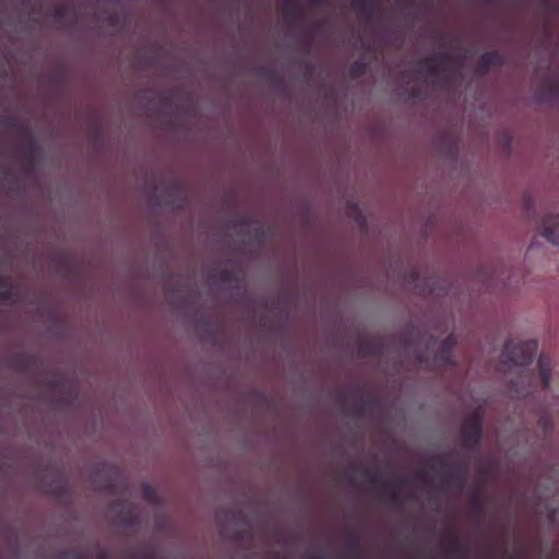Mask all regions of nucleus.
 <instances>
[{"label": "nucleus", "instance_id": "20e7f679", "mask_svg": "<svg viewBox=\"0 0 559 559\" xmlns=\"http://www.w3.org/2000/svg\"><path fill=\"white\" fill-rule=\"evenodd\" d=\"M453 58L447 52L439 53L437 57H431L420 62V68L430 76L436 79L439 84L447 86L452 76V69L450 64Z\"/></svg>", "mask_w": 559, "mask_h": 559}, {"label": "nucleus", "instance_id": "72a5a7b5", "mask_svg": "<svg viewBox=\"0 0 559 559\" xmlns=\"http://www.w3.org/2000/svg\"><path fill=\"white\" fill-rule=\"evenodd\" d=\"M269 75L270 76H275V74L273 73V71H267Z\"/></svg>", "mask_w": 559, "mask_h": 559}, {"label": "nucleus", "instance_id": "9b49d317", "mask_svg": "<svg viewBox=\"0 0 559 559\" xmlns=\"http://www.w3.org/2000/svg\"><path fill=\"white\" fill-rule=\"evenodd\" d=\"M469 512L473 519H483L485 515L483 489L478 488L471 495Z\"/></svg>", "mask_w": 559, "mask_h": 559}, {"label": "nucleus", "instance_id": "f704fd0d", "mask_svg": "<svg viewBox=\"0 0 559 559\" xmlns=\"http://www.w3.org/2000/svg\"><path fill=\"white\" fill-rule=\"evenodd\" d=\"M240 223L241 224H247V219L242 218Z\"/></svg>", "mask_w": 559, "mask_h": 559}, {"label": "nucleus", "instance_id": "c9c22d12", "mask_svg": "<svg viewBox=\"0 0 559 559\" xmlns=\"http://www.w3.org/2000/svg\"><path fill=\"white\" fill-rule=\"evenodd\" d=\"M169 300H173L174 296L171 294H168Z\"/></svg>", "mask_w": 559, "mask_h": 559}, {"label": "nucleus", "instance_id": "2f4dec72", "mask_svg": "<svg viewBox=\"0 0 559 559\" xmlns=\"http://www.w3.org/2000/svg\"><path fill=\"white\" fill-rule=\"evenodd\" d=\"M241 538H242V532H237V533L235 534V539H236V540H240Z\"/></svg>", "mask_w": 559, "mask_h": 559}, {"label": "nucleus", "instance_id": "e433bc0d", "mask_svg": "<svg viewBox=\"0 0 559 559\" xmlns=\"http://www.w3.org/2000/svg\"><path fill=\"white\" fill-rule=\"evenodd\" d=\"M321 0H312L314 4L319 3Z\"/></svg>", "mask_w": 559, "mask_h": 559}, {"label": "nucleus", "instance_id": "412c9836", "mask_svg": "<svg viewBox=\"0 0 559 559\" xmlns=\"http://www.w3.org/2000/svg\"><path fill=\"white\" fill-rule=\"evenodd\" d=\"M142 495L143 498L150 502V503H156L157 502V495L155 489L150 485H144L142 487Z\"/></svg>", "mask_w": 559, "mask_h": 559}, {"label": "nucleus", "instance_id": "423d86ee", "mask_svg": "<svg viewBox=\"0 0 559 559\" xmlns=\"http://www.w3.org/2000/svg\"><path fill=\"white\" fill-rule=\"evenodd\" d=\"M5 124L10 130L16 132L17 134L27 140L25 156L27 158H32L34 154L38 151V146L32 138L29 128L20 122L17 119H8L5 121Z\"/></svg>", "mask_w": 559, "mask_h": 559}, {"label": "nucleus", "instance_id": "7ed1b4c3", "mask_svg": "<svg viewBox=\"0 0 559 559\" xmlns=\"http://www.w3.org/2000/svg\"><path fill=\"white\" fill-rule=\"evenodd\" d=\"M450 454H438L432 457L440 466L442 486L462 489L466 480V466L450 460Z\"/></svg>", "mask_w": 559, "mask_h": 559}, {"label": "nucleus", "instance_id": "5701e85b", "mask_svg": "<svg viewBox=\"0 0 559 559\" xmlns=\"http://www.w3.org/2000/svg\"><path fill=\"white\" fill-rule=\"evenodd\" d=\"M68 14V7L67 5H56L52 10V13H51V16L56 20V21H62L66 15Z\"/></svg>", "mask_w": 559, "mask_h": 559}, {"label": "nucleus", "instance_id": "a211bd4d", "mask_svg": "<svg viewBox=\"0 0 559 559\" xmlns=\"http://www.w3.org/2000/svg\"><path fill=\"white\" fill-rule=\"evenodd\" d=\"M367 70H368V63L361 59L354 60L349 64V68H348L349 75L353 79L361 78L362 75L366 74Z\"/></svg>", "mask_w": 559, "mask_h": 559}, {"label": "nucleus", "instance_id": "bb28decb", "mask_svg": "<svg viewBox=\"0 0 559 559\" xmlns=\"http://www.w3.org/2000/svg\"><path fill=\"white\" fill-rule=\"evenodd\" d=\"M302 43H304L305 48L308 50L312 43V34L310 32L305 33V35L302 37Z\"/></svg>", "mask_w": 559, "mask_h": 559}, {"label": "nucleus", "instance_id": "aec40b11", "mask_svg": "<svg viewBox=\"0 0 559 559\" xmlns=\"http://www.w3.org/2000/svg\"><path fill=\"white\" fill-rule=\"evenodd\" d=\"M13 297V288L8 277L0 276V301H9Z\"/></svg>", "mask_w": 559, "mask_h": 559}, {"label": "nucleus", "instance_id": "cd10ccee", "mask_svg": "<svg viewBox=\"0 0 559 559\" xmlns=\"http://www.w3.org/2000/svg\"><path fill=\"white\" fill-rule=\"evenodd\" d=\"M407 484V479L404 477H399L394 480L395 486H405Z\"/></svg>", "mask_w": 559, "mask_h": 559}, {"label": "nucleus", "instance_id": "f257e3e1", "mask_svg": "<svg viewBox=\"0 0 559 559\" xmlns=\"http://www.w3.org/2000/svg\"><path fill=\"white\" fill-rule=\"evenodd\" d=\"M484 427V412L476 408L468 414L460 428L461 445L467 450H475L481 441Z\"/></svg>", "mask_w": 559, "mask_h": 559}, {"label": "nucleus", "instance_id": "7c9ffc66", "mask_svg": "<svg viewBox=\"0 0 559 559\" xmlns=\"http://www.w3.org/2000/svg\"><path fill=\"white\" fill-rule=\"evenodd\" d=\"M549 92L552 94H556V92H557L556 85H554V84L549 85Z\"/></svg>", "mask_w": 559, "mask_h": 559}, {"label": "nucleus", "instance_id": "4be33fe9", "mask_svg": "<svg viewBox=\"0 0 559 559\" xmlns=\"http://www.w3.org/2000/svg\"><path fill=\"white\" fill-rule=\"evenodd\" d=\"M346 547L350 555L357 554L358 549H359V540H358L357 536L349 535L347 538V542H346Z\"/></svg>", "mask_w": 559, "mask_h": 559}, {"label": "nucleus", "instance_id": "ddd939ff", "mask_svg": "<svg viewBox=\"0 0 559 559\" xmlns=\"http://www.w3.org/2000/svg\"><path fill=\"white\" fill-rule=\"evenodd\" d=\"M378 400L374 397H362L360 396L357 402L353 405L352 412L356 416L362 415L366 411L374 409L378 406Z\"/></svg>", "mask_w": 559, "mask_h": 559}, {"label": "nucleus", "instance_id": "1a4fd4ad", "mask_svg": "<svg viewBox=\"0 0 559 559\" xmlns=\"http://www.w3.org/2000/svg\"><path fill=\"white\" fill-rule=\"evenodd\" d=\"M358 354L362 357H379L382 354V346L373 338L364 337L358 342Z\"/></svg>", "mask_w": 559, "mask_h": 559}, {"label": "nucleus", "instance_id": "f3484780", "mask_svg": "<svg viewBox=\"0 0 559 559\" xmlns=\"http://www.w3.org/2000/svg\"><path fill=\"white\" fill-rule=\"evenodd\" d=\"M34 364V357L26 354H17L12 359V365L22 371L28 370Z\"/></svg>", "mask_w": 559, "mask_h": 559}, {"label": "nucleus", "instance_id": "58836bf2", "mask_svg": "<svg viewBox=\"0 0 559 559\" xmlns=\"http://www.w3.org/2000/svg\"><path fill=\"white\" fill-rule=\"evenodd\" d=\"M144 559H153L152 557H145Z\"/></svg>", "mask_w": 559, "mask_h": 559}, {"label": "nucleus", "instance_id": "473e14b6", "mask_svg": "<svg viewBox=\"0 0 559 559\" xmlns=\"http://www.w3.org/2000/svg\"><path fill=\"white\" fill-rule=\"evenodd\" d=\"M411 277L413 281H416L418 278L417 272H412Z\"/></svg>", "mask_w": 559, "mask_h": 559}, {"label": "nucleus", "instance_id": "c85d7f7f", "mask_svg": "<svg viewBox=\"0 0 559 559\" xmlns=\"http://www.w3.org/2000/svg\"><path fill=\"white\" fill-rule=\"evenodd\" d=\"M532 205H533L532 199L531 198H526V200H525V209H526L527 212L531 210Z\"/></svg>", "mask_w": 559, "mask_h": 559}, {"label": "nucleus", "instance_id": "f8f14e48", "mask_svg": "<svg viewBox=\"0 0 559 559\" xmlns=\"http://www.w3.org/2000/svg\"><path fill=\"white\" fill-rule=\"evenodd\" d=\"M283 14L290 23H298L302 20V11L296 0H286L283 4Z\"/></svg>", "mask_w": 559, "mask_h": 559}, {"label": "nucleus", "instance_id": "0eeeda50", "mask_svg": "<svg viewBox=\"0 0 559 559\" xmlns=\"http://www.w3.org/2000/svg\"><path fill=\"white\" fill-rule=\"evenodd\" d=\"M542 234L548 241L559 246V215H546L543 218Z\"/></svg>", "mask_w": 559, "mask_h": 559}, {"label": "nucleus", "instance_id": "c756f323", "mask_svg": "<svg viewBox=\"0 0 559 559\" xmlns=\"http://www.w3.org/2000/svg\"><path fill=\"white\" fill-rule=\"evenodd\" d=\"M109 24L115 26L117 24V16L112 15L109 17Z\"/></svg>", "mask_w": 559, "mask_h": 559}, {"label": "nucleus", "instance_id": "6e6552de", "mask_svg": "<svg viewBox=\"0 0 559 559\" xmlns=\"http://www.w3.org/2000/svg\"><path fill=\"white\" fill-rule=\"evenodd\" d=\"M503 62V57L499 51H487L478 58L476 70L479 74H486L491 67H501Z\"/></svg>", "mask_w": 559, "mask_h": 559}, {"label": "nucleus", "instance_id": "b1692460", "mask_svg": "<svg viewBox=\"0 0 559 559\" xmlns=\"http://www.w3.org/2000/svg\"><path fill=\"white\" fill-rule=\"evenodd\" d=\"M456 346V338L453 334L448 335L444 341L441 343L440 348L443 350H449L453 353V349Z\"/></svg>", "mask_w": 559, "mask_h": 559}, {"label": "nucleus", "instance_id": "f03ea898", "mask_svg": "<svg viewBox=\"0 0 559 559\" xmlns=\"http://www.w3.org/2000/svg\"><path fill=\"white\" fill-rule=\"evenodd\" d=\"M538 349V343L535 340L526 342H515L509 340L506 342L501 357L503 361L518 366L530 365Z\"/></svg>", "mask_w": 559, "mask_h": 559}, {"label": "nucleus", "instance_id": "4468645a", "mask_svg": "<svg viewBox=\"0 0 559 559\" xmlns=\"http://www.w3.org/2000/svg\"><path fill=\"white\" fill-rule=\"evenodd\" d=\"M435 365L439 369L454 367L456 362L454 360L453 353L439 348L438 353L435 356Z\"/></svg>", "mask_w": 559, "mask_h": 559}, {"label": "nucleus", "instance_id": "39448f33", "mask_svg": "<svg viewBox=\"0 0 559 559\" xmlns=\"http://www.w3.org/2000/svg\"><path fill=\"white\" fill-rule=\"evenodd\" d=\"M364 476L367 479V481L377 487L380 492L388 498V500L392 503H397L400 500V496L397 491L392 487V484L384 483L382 484L379 477V473L377 469H364Z\"/></svg>", "mask_w": 559, "mask_h": 559}, {"label": "nucleus", "instance_id": "4c0bfd02", "mask_svg": "<svg viewBox=\"0 0 559 559\" xmlns=\"http://www.w3.org/2000/svg\"><path fill=\"white\" fill-rule=\"evenodd\" d=\"M425 293H426L425 289L419 292L420 295H424Z\"/></svg>", "mask_w": 559, "mask_h": 559}, {"label": "nucleus", "instance_id": "6ab92c4d", "mask_svg": "<svg viewBox=\"0 0 559 559\" xmlns=\"http://www.w3.org/2000/svg\"><path fill=\"white\" fill-rule=\"evenodd\" d=\"M448 550L455 557L465 556V547L457 535H452L448 542Z\"/></svg>", "mask_w": 559, "mask_h": 559}, {"label": "nucleus", "instance_id": "2eb2a0df", "mask_svg": "<svg viewBox=\"0 0 559 559\" xmlns=\"http://www.w3.org/2000/svg\"><path fill=\"white\" fill-rule=\"evenodd\" d=\"M213 278L218 280L224 284H229L238 281L237 272L233 267H223L215 270L212 274Z\"/></svg>", "mask_w": 559, "mask_h": 559}, {"label": "nucleus", "instance_id": "a878e982", "mask_svg": "<svg viewBox=\"0 0 559 559\" xmlns=\"http://www.w3.org/2000/svg\"><path fill=\"white\" fill-rule=\"evenodd\" d=\"M226 515L229 520H233V521H242L243 520V514L239 510H231V511L227 512Z\"/></svg>", "mask_w": 559, "mask_h": 559}, {"label": "nucleus", "instance_id": "9d476101", "mask_svg": "<svg viewBox=\"0 0 559 559\" xmlns=\"http://www.w3.org/2000/svg\"><path fill=\"white\" fill-rule=\"evenodd\" d=\"M537 368L539 371V378L542 381V389L547 390L550 385V377H551V360L545 355L540 354L537 361Z\"/></svg>", "mask_w": 559, "mask_h": 559}, {"label": "nucleus", "instance_id": "393cba45", "mask_svg": "<svg viewBox=\"0 0 559 559\" xmlns=\"http://www.w3.org/2000/svg\"><path fill=\"white\" fill-rule=\"evenodd\" d=\"M114 483L111 479L106 478L100 485H98V489L108 493L114 491Z\"/></svg>", "mask_w": 559, "mask_h": 559}, {"label": "nucleus", "instance_id": "dca6fc26", "mask_svg": "<svg viewBox=\"0 0 559 559\" xmlns=\"http://www.w3.org/2000/svg\"><path fill=\"white\" fill-rule=\"evenodd\" d=\"M353 5L366 17H370L376 9V0H353Z\"/></svg>", "mask_w": 559, "mask_h": 559}]
</instances>
